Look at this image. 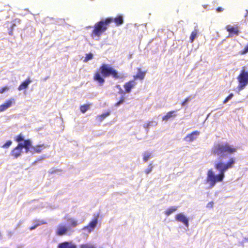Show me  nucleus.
Returning <instances> with one entry per match:
<instances>
[{
    "label": "nucleus",
    "instance_id": "obj_43",
    "mask_svg": "<svg viewBox=\"0 0 248 248\" xmlns=\"http://www.w3.org/2000/svg\"><path fill=\"white\" fill-rule=\"evenodd\" d=\"M246 240L248 242V238H246Z\"/></svg>",
    "mask_w": 248,
    "mask_h": 248
},
{
    "label": "nucleus",
    "instance_id": "obj_1",
    "mask_svg": "<svg viewBox=\"0 0 248 248\" xmlns=\"http://www.w3.org/2000/svg\"><path fill=\"white\" fill-rule=\"evenodd\" d=\"M227 156H221L220 160L215 164V168L219 171L218 174H215L212 169L208 170L206 181L209 184L210 188L214 187L216 183L222 182L225 177V171L233 168L235 159L231 157L227 160Z\"/></svg>",
    "mask_w": 248,
    "mask_h": 248
},
{
    "label": "nucleus",
    "instance_id": "obj_30",
    "mask_svg": "<svg viewBox=\"0 0 248 248\" xmlns=\"http://www.w3.org/2000/svg\"><path fill=\"white\" fill-rule=\"evenodd\" d=\"M152 168H153V166H152V164H150L148 167V168L145 170V173L146 174H149V173L151 172V171H152Z\"/></svg>",
    "mask_w": 248,
    "mask_h": 248
},
{
    "label": "nucleus",
    "instance_id": "obj_2",
    "mask_svg": "<svg viewBox=\"0 0 248 248\" xmlns=\"http://www.w3.org/2000/svg\"><path fill=\"white\" fill-rule=\"evenodd\" d=\"M16 141L18 142L17 146L12 151L11 155H21L23 153L22 150L25 149V153L39 154L45 148L44 144H40L33 146L31 140H25L24 136L19 134L16 138Z\"/></svg>",
    "mask_w": 248,
    "mask_h": 248
},
{
    "label": "nucleus",
    "instance_id": "obj_42",
    "mask_svg": "<svg viewBox=\"0 0 248 248\" xmlns=\"http://www.w3.org/2000/svg\"><path fill=\"white\" fill-rule=\"evenodd\" d=\"M15 26V24L13 23V25H12V27L13 28V27H14V26Z\"/></svg>",
    "mask_w": 248,
    "mask_h": 248
},
{
    "label": "nucleus",
    "instance_id": "obj_13",
    "mask_svg": "<svg viewBox=\"0 0 248 248\" xmlns=\"http://www.w3.org/2000/svg\"><path fill=\"white\" fill-rule=\"evenodd\" d=\"M68 228L64 225H59L57 229L56 233L59 235H62L67 233Z\"/></svg>",
    "mask_w": 248,
    "mask_h": 248
},
{
    "label": "nucleus",
    "instance_id": "obj_12",
    "mask_svg": "<svg viewBox=\"0 0 248 248\" xmlns=\"http://www.w3.org/2000/svg\"><path fill=\"white\" fill-rule=\"evenodd\" d=\"M136 85V82L134 80H131L128 82H126L124 85V88L125 91V92L127 93H130L131 91V90Z\"/></svg>",
    "mask_w": 248,
    "mask_h": 248
},
{
    "label": "nucleus",
    "instance_id": "obj_17",
    "mask_svg": "<svg viewBox=\"0 0 248 248\" xmlns=\"http://www.w3.org/2000/svg\"><path fill=\"white\" fill-rule=\"evenodd\" d=\"M199 33V30L197 28H195L193 31L191 33L190 36V42L191 43L193 42L195 39L197 37V35Z\"/></svg>",
    "mask_w": 248,
    "mask_h": 248
},
{
    "label": "nucleus",
    "instance_id": "obj_26",
    "mask_svg": "<svg viewBox=\"0 0 248 248\" xmlns=\"http://www.w3.org/2000/svg\"><path fill=\"white\" fill-rule=\"evenodd\" d=\"M233 94L232 93H230L225 99V100L223 101V103L224 104H225L228 101H229L230 100H231L232 97H233Z\"/></svg>",
    "mask_w": 248,
    "mask_h": 248
},
{
    "label": "nucleus",
    "instance_id": "obj_37",
    "mask_svg": "<svg viewBox=\"0 0 248 248\" xmlns=\"http://www.w3.org/2000/svg\"><path fill=\"white\" fill-rule=\"evenodd\" d=\"M43 158H42L41 159H38L37 161H34L33 163V165H36L37 163H39L40 161H41L42 159H43Z\"/></svg>",
    "mask_w": 248,
    "mask_h": 248
},
{
    "label": "nucleus",
    "instance_id": "obj_23",
    "mask_svg": "<svg viewBox=\"0 0 248 248\" xmlns=\"http://www.w3.org/2000/svg\"><path fill=\"white\" fill-rule=\"evenodd\" d=\"M12 143V141L11 140H8L2 145V147L4 148H7L11 145Z\"/></svg>",
    "mask_w": 248,
    "mask_h": 248
},
{
    "label": "nucleus",
    "instance_id": "obj_20",
    "mask_svg": "<svg viewBox=\"0 0 248 248\" xmlns=\"http://www.w3.org/2000/svg\"><path fill=\"white\" fill-rule=\"evenodd\" d=\"M110 111H108L107 112L103 113L102 115L99 116L100 120L101 121H103L105 118L109 116L110 115Z\"/></svg>",
    "mask_w": 248,
    "mask_h": 248
},
{
    "label": "nucleus",
    "instance_id": "obj_40",
    "mask_svg": "<svg viewBox=\"0 0 248 248\" xmlns=\"http://www.w3.org/2000/svg\"><path fill=\"white\" fill-rule=\"evenodd\" d=\"M208 204H210V206H211V207L213 206V202H209L208 203Z\"/></svg>",
    "mask_w": 248,
    "mask_h": 248
},
{
    "label": "nucleus",
    "instance_id": "obj_10",
    "mask_svg": "<svg viewBox=\"0 0 248 248\" xmlns=\"http://www.w3.org/2000/svg\"><path fill=\"white\" fill-rule=\"evenodd\" d=\"M175 219L177 221L183 223L187 227L188 226V219L183 214L180 213L176 215Z\"/></svg>",
    "mask_w": 248,
    "mask_h": 248
},
{
    "label": "nucleus",
    "instance_id": "obj_25",
    "mask_svg": "<svg viewBox=\"0 0 248 248\" xmlns=\"http://www.w3.org/2000/svg\"><path fill=\"white\" fill-rule=\"evenodd\" d=\"M89 106L83 105L80 107V110L82 113H85L89 108Z\"/></svg>",
    "mask_w": 248,
    "mask_h": 248
},
{
    "label": "nucleus",
    "instance_id": "obj_41",
    "mask_svg": "<svg viewBox=\"0 0 248 248\" xmlns=\"http://www.w3.org/2000/svg\"><path fill=\"white\" fill-rule=\"evenodd\" d=\"M1 238H2V235H1V232H0V239H1Z\"/></svg>",
    "mask_w": 248,
    "mask_h": 248
},
{
    "label": "nucleus",
    "instance_id": "obj_9",
    "mask_svg": "<svg viewBox=\"0 0 248 248\" xmlns=\"http://www.w3.org/2000/svg\"><path fill=\"white\" fill-rule=\"evenodd\" d=\"M58 248H77V245L72 241H65L59 244Z\"/></svg>",
    "mask_w": 248,
    "mask_h": 248
},
{
    "label": "nucleus",
    "instance_id": "obj_18",
    "mask_svg": "<svg viewBox=\"0 0 248 248\" xmlns=\"http://www.w3.org/2000/svg\"><path fill=\"white\" fill-rule=\"evenodd\" d=\"M138 71L137 74L134 76L135 78L143 79L145 76V72L142 71L140 68L138 69Z\"/></svg>",
    "mask_w": 248,
    "mask_h": 248
},
{
    "label": "nucleus",
    "instance_id": "obj_38",
    "mask_svg": "<svg viewBox=\"0 0 248 248\" xmlns=\"http://www.w3.org/2000/svg\"><path fill=\"white\" fill-rule=\"evenodd\" d=\"M149 157H150V156H144V157L143 158V160L145 162L147 161L149 159Z\"/></svg>",
    "mask_w": 248,
    "mask_h": 248
},
{
    "label": "nucleus",
    "instance_id": "obj_21",
    "mask_svg": "<svg viewBox=\"0 0 248 248\" xmlns=\"http://www.w3.org/2000/svg\"><path fill=\"white\" fill-rule=\"evenodd\" d=\"M80 248H95L94 246L91 244H86L81 245L80 246Z\"/></svg>",
    "mask_w": 248,
    "mask_h": 248
},
{
    "label": "nucleus",
    "instance_id": "obj_36",
    "mask_svg": "<svg viewBox=\"0 0 248 248\" xmlns=\"http://www.w3.org/2000/svg\"><path fill=\"white\" fill-rule=\"evenodd\" d=\"M189 101V97L186 98L185 101L182 103V105H185L187 102Z\"/></svg>",
    "mask_w": 248,
    "mask_h": 248
},
{
    "label": "nucleus",
    "instance_id": "obj_16",
    "mask_svg": "<svg viewBox=\"0 0 248 248\" xmlns=\"http://www.w3.org/2000/svg\"><path fill=\"white\" fill-rule=\"evenodd\" d=\"M157 124V122L155 121H151L147 124H144L143 127L145 129L146 133L148 132L149 129L151 126H155Z\"/></svg>",
    "mask_w": 248,
    "mask_h": 248
},
{
    "label": "nucleus",
    "instance_id": "obj_35",
    "mask_svg": "<svg viewBox=\"0 0 248 248\" xmlns=\"http://www.w3.org/2000/svg\"><path fill=\"white\" fill-rule=\"evenodd\" d=\"M223 10H224L223 8H222V7H219L217 8L216 11L217 12H222L223 11Z\"/></svg>",
    "mask_w": 248,
    "mask_h": 248
},
{
    "label": "nucleus",
    "instance_id": "obj_8",
    "mask_svg": "<svg viewBox=\"0 0 248 248\" xmlns=\"http://www.w3.org/2000/svg\"><path fill=\"white\" fill-rule=\"evenodd\" d=\"M225 29L229 33V36L231 37L234 35L238 36L240 32L239 26L237 24L234 26L228 25L225 27Z\"/></svg>",
    "mask_w": 248,
    "mask_h": 248
},
{
    "label": "nucleus",
    "instance_id": "obj_34",
    "mask_svg": "<svg viewBox=\"0 0 248 248\" xmlns=\"http://www.w3.org/2000/svg\"><path fill=\"white\" fill-rule=\"evenodd\" d=\"M165 214L167 216H169L170 214V208L168 209L165 211Z\"/></svg>",
    "mask_w": 248,
    "mask_h": 248
},
{
    "label": "nucleus",
    "instance_id": "obj_6",
    "mask_svg": "<svg viewBox=\"0 0 248 248\" xmlns=\"http://www.w3.org/2000/svg\"><path fill=\"white\" fill-rule=\"evenodd\" d=\"M237 78L239 82L238 88L241 90L248 84V72L244 70H241Z\"/></svg>",
    "mask_w": 248,
    "mask_h": 248
},
{
    "label": "nucleus",
    "instance_id": "obj_27",
    "mask_svg": "<svg viewBox=\"0 0 248 248\" xmlns=\"http://www.w3.org/2000/svg\"><path fill=\"white\" fill-rule=\"evenodd\" d=\"M170 118V111H169L167 114L162 117L163 121H167Z\"/></svg>",
    "mask_w": 248,
    "mask_h": 248
},
{
    "label": "nucleus",
    "instance_id": "obj_14",
    "mask_svg": "<svg viewBox=\"0 0 248 248\" xmlns=\"http://www.w3.org/2000/svg\"><path fill=\"white\" fill-rule=\"evenodd\" d=\"M31 82V81L30 80V78H27L24 81L22 82L21 84L19 86L18 90L19 91H21L22 90L27 89Z\"/></svg>",
    "mask_w": 248,
    "mask_h": 248
},
{
    "label": "nucleus",
    "instance_id": "obj_29",
    "mask_svg": "<svg viewBox=\"0 0 248 248\" xmlns=\"http://www.w3.org/2000/svg\"><path fill=\"white\" fill-rule=\"evenodd\" d=\"M116 88H117L118 89H119V92H118V93H120V94H124L125 93L124 92V91L121 88V87L120 86V85H117L116 86Z\"/></svg>",
    "mask_w": 248,
    "mask_h": 248
},
{
    "label": "nucleus",
    "instance_id": "obj_7",
    "mask_svg": "<svg viewBox=\"0 0 248 248\" xmlns=\"http://www.w3.org/2000/svg\"><path fill=\"white\" fill-rule=\"evenodd\" d=\"M98 216L99 215H98L92 221L90 222L89 224L87 226L84 227L82 229L84 234L88 235L93 231L98 223Z\"/></svg>",
    "mask_w": 248,
    "mask_h": 248
},
{
    "label": "nucleus",
    "instance_id": "obj_28",
    "mask_svg": "<svg viewBox=\"0 0 248 248\" xmlns=\"http://www.w3.org/2000/svg\"><path fill=\"white\" fill-rule=\"evenodd\" d=\"M124 96H122L121 97V99L115 104V106L117 107L120 106L121 104H122L124 102Z\"/></svg>",
    "mask_w": 248,
    "mask_h": 248
},
{
    "label": "nucleus",
    "instance_id": "obj_3",
    "mask_svg": "<svg viewBox=\"0 0 248 248\" xmlns=\"http://www.w3.org/2000/svg\"><path fill=\"white\" fill-rule=\"evenodd\" d=\"M113 21L117 26L122 25L124 22L123 16L119 15L114 18L112 17H108L105 19H102L97 22L94 25V29L92 34V37H93V35H94L99 38L100 35L107 31L108 29L107 26Z\"/></svg>",
    "mask_w": 248,
    "mask_h": 248
},
{
    "label": "nucleus",
    "instance_id": "obj_4",
    "mask_svg": "<svg viewBox=\"0 0 248 248\" xmlns=\"http://www.w3.org/2000/svg\"><path fill=\"white\" fill-rule=\"evenodd\" d=\"M101 74L104 77H107L110 75L115 78H118L120 77L116 70L108 64H103L100 68V73L97 72L94 76V79L98 82L100 85H102L105 82V79Z\"/></svg>",
    "mask_w": 248,
    "mask_h": 248
},
{
    "label": "nucleus",
    "instance_id": "obj_39",
    "mask_svg": "<svg viewBox=\"0 0 248 248\" xmlns=\"http://www.w3.org/2000/svg\"><path fill=\"white\" fill-rule=\"evenodd\" d=\"M245 16L246 17H248V10H246V14H245Z\"/></svg>",
    "mask_w": 248,
    "mask_h": 248
},
{
    "label": "nucleus",
    "instance_id": "obj_22",
    "mask_svg": "<svg viewBox=\"0 0 248 248\" xmlns=\"http://www.w3.org/2000/svg\"><path fill=\"white\" fill-rule=\"evenodd\" d=\"M44 223L42 221H38L36 224H35L33 226L31 227L30 228V230L32 231L33 230L35 229L38 226L40 225L41 224H44Z\"/></svg>",
    "mask_w": 248,
    "mask_h": 248
},
{
    "label": "nucleus",
    "instance_id": "obj_33",
    "mask_svg": "<svg viewBox=\"0 0 248 248\" xmlns=\"http://www.w3.org/2000/svg\"><path fill=\"white\" fill-rule=\"evenodd\" d=\"M8 88L7 87H5L4 88H2L0 90V93H2L4 92H5L6 91L8 90Z\"/></svg>",
    "mask_w": 248,
    "mask_h": 248
},
{
    "label": "nucleus",
    "instance_id": "obj_5",
    "mask_svg": "<svg viewBox=\"0 0 248 248\" xmlns=\"http://www.w3.org/2000/svg\"><path fill=\"white\" fill-rule=\"evenodd\" d=\"M236 150V148L228 143L217 144L214 146V152L215 153H217L218 152H226L232 154L234 153Z\"/></svg>",
    "mask_w": 248,
    "mask_h": 248
},
{
    "label": "nucleus",
    "instance_id": "obj_31",
    "mask_svg": "<svg viewBox=\"0 0 248 248\" xmlns=\"http://www.w3.org/2000/svg\"><path fill=\"white\" fill-rule=\"evenodd\" d=\"M248 52V46L246 45L244 48L240 52V54L242 55L245 54Z\"/></svg>",
    "mask_w": 248,
    "mask_h": 248
},
{
    "label": "nucleus",
    "instance_id": "obj_24",
    "mask_svg": "<svg viewBox=\"0 0 248 248\" xmlns=\"http://www.w3.org/2000/svg\"><path fill=\"white\" fill-rule=\"evenodd\" d=\"M93 58V54L91 53H88L86 54V56L85 58V61L87 62L91 59H92Z\"/></svg>",
    "mask_w": 248,
    "mask_h": 248
},
{
    "label": "nucleus",
    "instance_id": "obj_15",
    "mask_svg": "<svg viewBox=\"0 0 248 248\" xmlns=\"http://www.w3.org/2000/svg\"><path fill=\"white\" fill-rule=\"evenodd\" d=\"M12 101L11 100L7 101L6 103L0 106V111H3L10 107L12 105Z\"/></svg>",
    "mask_w": 248,
    "mask_h": 248
},
{
    "label": "nucleus",
    "instance_id": "obj_19",
    "mask_svg": "<svg viewBox=\"0 0 248 248\" xmlns=\"http://www.w3.org/2000/svg\"><path fill=\"white\" fill-rule=\"evenodd\" d=\"M68 221L73 227H76L78 225L77 221L74 218H70L68 219Z\"/></svg>",
    "mask_w": 248,
    "mask_h": 248
},
{
    "label": "nucleus",
    "instance_id": "obj_11",
    "mask_svg": "<svg viewBox=\"0 0 248 248\" xmlns=\"http://www.w3.org/2000/svg\"><path fill=\"white\" fill-rule=\"evenodd\" d=\"M200 134V132L198 131H194L193 132H192L191 133L187 135L186 138H185V140L186 141H188V142H191L192 141H193L194 140H195L198 136H199V135Z\"/></svg>",
    "mask_w": 248,
    "mask_h": 248
},
{
    "label": "nucleus",
    "instance_id": "obj_32",
    "mask_svg": "<svg viewBox=\"0 0 248 248\" xmlns=\"http://www.w3.org/2000/svg\"><path fill=\"white\" fill-rule=\"evenodd\" d=\"M60 172V170H50L49 171V172L51 173V174H53V173H57V174H59V172Z\"/></svg>",
    "mask_w": 248,
    "mask_h": 248
}]
</instances>
